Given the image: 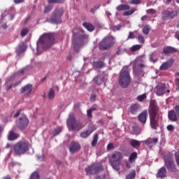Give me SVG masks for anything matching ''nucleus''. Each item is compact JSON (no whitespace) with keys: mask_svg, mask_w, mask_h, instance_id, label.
I'll use <instances>...</instances> for the list:
<instances>
[{"mask_svg":"<svg viewBox=\"0 0 179 179\" xmlns=\"http://www.w3.org/2000/svg\"><path fill=\"white\" fill-rule=\"evenodd\" d=\"M71 41L74 51L78 52V51H79V48H80V45H83L85 43H87V41H89V35L85 32L83 29L76 27L73 29Z\"/></svg>","mask_w":179,"mask_h":179,"instance_id":"1","label":"nucleus"},{"mask_svg":"<svg viewBox=\"0 0 179 179\" xmlns=\"http://www.w3.org/2000/svg\"><path fill=\"white\" fill-rule=\"evenodd\" d=\"M148 113L151 128L157 129V127H159V106L155 103H150Z\"/></svg>","mask_w":179,"mask_h":179,"instance_id":"2","label":"nucleus"},{"mask_svg":"<svg viewBox=\"0 0 179 179\" xmlns=\"http://www.w3.org/2000/svg\"><path fill=\"white\" fill-rule=\"evenodd\" d=\"M67 127L69 128V131H80L82 128H83V124L82 122L77 120L75 118V115L73 113H70L69 117L67 119Z\"/></svg>","mask_w":179,"mask_h":179,"instance_id":"3","label":"nucleus"},{"mask_svg":"<svg viewBox=\"0 0 179 179\" xmlns=\"http://www.w3.org/2000/svg\"><path fill=\"white\" fill-rule=\"evenodd\" d=\"M115 44V38L113 36H106L103 38L99 43V49L100 51H106L110 50L111 47H114Z\"/></svg>","mask_w":179,"mask_h":179,"instance_id":"4","label":"nucleus"},{"mask_svg":"<svg viewBox=\"0 0 179 179\" xmlns=\"http://www.w3.org/2000/svg\"><path fill=\"white\" fill-rule=\"evenodd\" d=\"M124 159V155L121 152L115 151L113 152L110 157V164L116 171H120V164H121V160Z\"/></svg>","mask_w":179,"mask_h":179,"instance_id":"5","label":"nucleus"},{"mask_svg":"<svg viewBox=\"0 0 179 179\" xmlns=\"http://www.w3.org/2000/svg\"><path fill=\"white\" fill-rule=\"evenodd\" d=\"M64 10L62 8H57L53 13L52 15L46 20L48 23H52V24H59L62 23V15H64Z\"/></svg>","mask_w":179,"mask_h":179,"instance_id":"6","label":"nucleus"},{"mask_svg":"<svg viewBox=\"0 0 179 179\" xmlns=\"http://www.w3.org/2000/svg\"><path fill=\"white\" fill-rule=\"evenodd\" d=\"M13 148L14 153L17 156H22V155H24L29 150V144L25 141H19L14 144Z\"/></svg>","mask_w":179,"mask_h":179,"instance_id":"7","label":"nucleus"},{"mask_svg":"<svg viewBox=\"0 0 179 179\" xmlns=\"http://www.w3.org/2000/svg\"><path fill=\"white\" fill-rule=\"evenodd\" d=\"M164 162L168 171H171V173H176V171H177L173 155L169 153L164 155Z\"/></svg>","mask_w":179,"mask_h":179,"instance_id":"8","label":"nucleus"},{"mask_svg":"<svg viewBox=\"0 0 179 179\" xmlns=\"http://www.w3.org/2000/svg\"><path fill=\"white\" fill-rule=\"evenodd\" d=\"M39 44H41L43 48H50L54 43V35L52 34H44L38 40Z\"/></svg>","mask_w":179,"mask_h":179,"instance_id":"9","label":"nucleus"},{"mask_svg":"<svg viewBox=\"0 0 179 179\" xmlns=\"http://www.w3.org/2000/svg\"><path fill=\"white\" fill-rule=\"evenodd\" d=\"M119 83L123 89H127V87L129 86L131 83V76H129V72L122 71L120 73Z\"/></svg>","mask_w":179,"mask_h":179,"instance_id":"10","label":"nucleus"},{"mask_svg":"<svg viewBox=\"0 0 179 179\" xmlns=\"http://www.w3.org/2000/svg\"><path fill=\"white\" fill-rule=\"evenodd\" d=\"M85 171L87 176H95L99 174L100 171H103V165L99 163L93 164L85 168Z\"/></svg>","mask_w":179,"mask_h":179,"instance_id":"11","label":"nucleus"},{"mask_svg":"<svg viewBox=\"0 0 179 179\" xmlns=\"http://www.w3.org/2000/svg\"><path fill=\"white\" fill-rule=\"evenodd\" d=\"M130 9V10H129ZM116 10L119 12L121 10H124L123 13V16H131L136 12V8H131L128 4H120L116 7Z\"/></svg>","mask_w":179,"mask_h":179,"instance_id":"12","label":"nucleus"},{"mask_svg":"<svg viewBox=\"0 0 179 179\" xmlns=\"http://www.w3.org/2000/svg\"><path fill=\"white\" fill-rule=\"evenodd\" d=\"M146 66L143 63L139 64V60H135L133 65L134 75L139 76L143 72V68Z\"/></svg>","mask_w":179,"mask_h":179,"instance_id":"13","label":"nucleus"},{"mask_svg":"<svg viewBox=\"0 0 179 179\" xmlns=\"http://www.w3.org/2000/svg\"><path fill=\"white\" fill-rule=\"evenodd\" d=\"M29 126V119L26 116H22L19 118V121L17 123V127L19 129L23 131V129H26Z\"/></svg>","mask_w":179,"mask_h":179,"instance_id":"14","label":"nucleus"},{"mask_svg":"<svg viewBox=\"0 0 179 179\" xmlns=\"http://www.w3.org/2000/svg\"><path fill=\"white\" fill-rule=\"evenodd\" d=\"M178 15V13L175 10L169 11L167 10H165L162 12V19L164 20H166V19H173V17H176Z\"/></svg>","mask_w":179,"mask_h":179,"instance_id":"15","label":"nucleus"},{"mask_svg":"<svg viewBox=\"0 0 179 179\" xmlns=\"http://www.w3.org/2000/svg\"><path fill=\"white\" fill-rule=\"evenodd\" d=\"M33 92V85L27 84L21 87L20 92L21 94H24L25 96H29Z\"/></svg>","mask_w":179,"mask_h":179,"instance_id":"16","label":"nucleus"},{"mask_svg":"<svg viewBox=\"0 0 179 179\" xmlns=\"http://www.w3.org/2000/svg\"><path fill=\"white\" fill-rule=\"evenodd\" d=\"M166 86L164 83H160L155 87V91L157 96H163L166 93Z\"/></svg>","mask_w":179,"mask_h":179,"instance_id":"17","label":"nucleus"},{"mask_svg":"<svg viewBox=\"0 0 179 179\" xmlns=\"http://www.w3.org/2000/svg\"><path fill=\"white\" fill-rule=\"evenodd\" d=\"M80 144L76 141H71L69 146V150L70 153H76L80 149Z\"/></svg>","mask_w":179,"mask_h":179,"instance_id":"18","label":"nucleus"},{"mask_svg":"<svg viewBox=\"0 0 179 179\" xmlns=\"http://www.w3.org/2000/svg\"><path fill=\"white\" fill-rule=\"evenodd\" d=\"M105 79H106V75H104V73H101L94 78L93 82L94 83H95V85H103Z\"/></svg>","mask_w":179,"mask_h":179,"instance_id":"19","label":"nucleus"},{"mask_svg":"<svg viewBox=\"0 0 179 179\" xmlns=\"http://www.w3.org/2000/svg\"><path fill=\"white\" fill-rule=\"evenodd\" d=\"M174 64V59H170L167 62L163 63L159 69L160 71H167L169 68H171L173 66V64Z\"/></svg>","mask_w":179,"mask_h":179,"instance_id":"20","label":"nucleus"},{"mask_svg":"<svg viewBox=\"0 0 179 179\" xmlns=\"http://www.w3.org/2000/svg\"><path fill=\"white\" fill-rule=\"evenodd\" d=\"M26 48H27L26 44L24 43H20L16 48L15 52L17 55H20V54L26 51Z\"/></svg>","mask_w":179,"mask_h":179,"instance_id":"21","label":"nucleus"},{"mask_svg":"<svg viewBox=\"0 0 179 179\" xmlns=\"http://www.w3.org/2000/svg\"><path fill=\"white\" fill-rule=\"evenodd\" d=\"M146 120H148V111L144 110L138 115V120L141 124H146Z\"/></svg>","mask_w":179,"mask_h":179,"instance_id":"22","label":"nucleus"},{"mask_svg":"<svg viewBox=\"0 0 179 179\" xmlns=\"http://www.w3.org/2000/svg\"><path fill=\"white\" fill-rule=\"evenodd\" d=\"M157 142H159V138L157 137L153 138H148L146 141H145L146 146H149L150 148H152L153 145H156Z\"/></svg>","mask_w":179,"mask_h":179,"instance_id":"23","label":"nucleus"},{"mask_svg":"<svg viewBox=\"0 0 179 179\" xmlns=\"http://www.w3.org/2000/svg\"><path fill=\"white\" fill-rule=\"evenodd\" d=\"M176 51L177 49L171 46H166L163 49V52L164 54H165V55H167V54H174V52H176Z\"/></svg>","mask_w":179,"mask_h":179,"instance_id":"24","label":"nucleus"},{"mask_svg":"<svg viewBox=\"0 0 179 179\" xmlns=\"http://www.w3.org/2000/svg\"><path fill=\"white\" fill-rule=\"evenodd\" d=\"M166 175H167V170L166 169V167L162 166L158 170L157 176L159 178H164V177H166Z\"/></svg>","mask_w":179,"mask_h":179,"instance_id":"25","label":"nucleus"},{"mask_svg":"<svg viewBox=\"0 0 179 179\" xmlns=\"http://www.w3.org/2000/svg\"><path fill=\"white\" fill-rule=\"evenodd\" d=\"M168 117L171 120V121L173 122H176V121L178 120V118L177 117V113L173 110L169 111Z\"/></svg>","mask_w":179,"mask_h":179,"instance_id":"26","label":"nucleus"},{"mask_svg":"<svg viewBox=\"0 0 179 179\" xmlns=\"http://www.w3.org/2000/svg\"><path fill=\"white\" fill-rule=\"evenodd\" d=\"M83 27L87 29L88 31H94V29H96V27L93 25V24L87 22H85L83 23Z\"/></svg>","mask_w":179,"mask_h":179,"instance_id":"27","label":"nucleus"},{"mask_svg":"<svg viewBox=\"0 0 179 179\" xmlns=\"http://www.w3.org/2000/svg\"><path fill=\"white\" fill-rule=\"evenodd\" d=\"M19 138V134H15L14 131H10L8 136V141H16Z\"/></svg>","mask_w":179,"mask_h":179,"instance_id":"28","label":"nucleus"},{"mask_svg":"<svg viewBox=\"0 0 179 179\" xmlns=\"http://www.w3.org/2000/svg\"><path fill=\"white\" fill-rule=\"evenodd\" d=\"M94 131V129H88L87 130H85V131H83L80 134V136H81V138H86L88 136H90V134H92Z\"/></svg>","mask_w":179,"mask_h":179,"instance_id":"29","label":"nucleus"},{"mask_svg":"<svg viewBox=\"0 0 179 179\" xmlns=\"http://www.w3.org/2000/svg\"><path fill=\"white\" fill-rule=\"evenodd\" d=\"M130 146H132V148H134V149H136V148H139L141 146V141L136 140V139H131L129 141Z\"/></svg>","mask_w":179,"mask_h":179,"instance_id":"30","label":"nucleus"},{"mask_svg":"<svg viewBox=\"0 0 179 179\" xmlns=\"http://www.w3.org/2000/svg\"><path fill=\"white\" fill-rule=\"evenodd\" d=\"M138 159V153L136 152H132L129 157V161L130 163H135V160Z\"/></svg>","mask_w":179,"mask_h":179,"instance_id":"31","label":"nucleus"},{"mask_svg":"<svg viewBox=\"0 0 179 179\" xmlns=\"http://www.w3.org/2000/svg\"><path fill=\"white\" fill-rule=\"evenodd\" d=\"M139 110V105L138 104H134L131 106L130 108V112L131 114L135 115L138 113V110Z\"/></svg>","mask_w":179,"mask_h":179,"instance_id":"32","label":"nucleus"},{"mask_svg":"<svg viewBox=\"0 0 179 179\" xmlns=\"http://www.w3.org/2000/svg\"><path fill=\"white\" fill-rule=\"evenodd\" d=\"M92 65L95 68L101 69L103 68V66H104V63L101 61H96V62H93Z\"/></svg>","mask_w":179,"mask_h":179,"instance_id":"33","label":"nucleus"},{"mask_svg":"<svg viewBox=\"0 0 179 179\" xmlns=\"http://www.w3.org/2000/svg\"><path fill=\"white\" fill-rule=\"evenodd\" d=\"M136 177V171L131 170V173L126 176V179H134Z\"/></svg>","mask_w":179,"mask_h":179,"instance_id":"34","label":"nucleus"},{"mask_svg":"<svg viewBox=\"0 0 179 179\" xmlns=\"http://www.w3.org/2000/svg\"><path fill=\"white\" fill-rule=\"evenodd\" d=\"M142 48V45H134L130 48L131 52H136V51H139Z\"/></svg>","mask_w":179,"mask_h":179,"instance_id":"35","label":"nucleus"},{"mask_svg":"<svg viewBox=\"0 0 179 179\" xmlns=\"http://www.w3.org/2000/svg\"><path fill=\"white\" fill-rule=\"evenodd\" d=\"M98 141H99V134H94L93 140L92 141V146L93 148H94V146H96V145H97Z\"/></svg>","mask_w":179,"mask_h":179,"instance_id":"36","label":"nucleus"},{"mask_svg":"<svg viewBox=\"0 0 179 179\" xmlns=\"http://www.w3.org/2000/svg\"><path fill=\"white\" fill-rule=\"evenodd\" d=\"M48 97L50 100H52L55 97V91L50 88L48 94Z\"/></svg>","mask_w":179,"mask_h":179,"instance_id":"37","label":"nucleus"},{"mask_svg":"<svg viewBox=\"0 0 179 179\" xmlns=\"http://www.w3.org/2000/svg\"><path fill=\"white\" fill-rule=\"evenodd\" d=\"M132 135H139L141 134V129L138 127H134L131 131Z\"/></svg>","mask_w":179,"mask_h":179,"instance_id":"38","label":"nucleus"},{"mask_svg":"<svg viewBox=\"0 0 179 179\" xmlns=\"http://www.w3.org/2000/svg\"><path fill=\"white\" fill-rule=\"evenodd\" d=\"M96 108H91L90 109H88L87 110V117H88V118H92L93 115L92 114V113H93V111H96Z\"/></svg>","mask_w":179,"mask_h":179,"instance_id":"39","label":"nucleus"},{"mask_svg":"<svg viewBox=\"0 0 179 179\" xmlns=\"http://www.w3.org/2000/svg\"><path fill=\"white\" fill-rule=\"evenodd\" d=\"M29 33V29L27 28V27H24L22 28V29L21 30V32H20V35L22 36V37H24L25 36H27V34Z\"/></svg>","mask_w":179,"mask_h":179,"instance_id":"40","label":"nucleus"},{"mask_svg":"<svg viewBox=\"0 0 179 179\" xmlns=\"http://www.w3.org/2000/svg\"><path fill=\"white\" fill-rule=\"evenodd\" d=\"M150 31V27L149 25H145L143 28V34L148 35L149 34V32Z\"/></svg>","mask_w":179,"mask_h":179,"instance_id":"41","label":"nucleus"},{"mask_svg":"<svg viewBox=\"0 0 179 179\" xmlns=\"http://www.w3.org/2000/svg\"><path fill=\"white\" fill-rule=\"evenodd\" d=\"M62 132V127H57L53 131V136H57V135L61 134Z\"/></svg>","mask_w":179,"mask_h":179,"instance_id":"42","label":"nucleus"},{"mask_svg":"<svg viewBox=\"0 0 179 179\" xmlns=\"http://www.w3.org/2000/svg\"><path fill=\"white\" fill-rule=\"evenodd\" d=\"M30 179H40V175L38 172L35 171L31 173Z\"/></svg>","mask_w":179,"mask_h":179,"instance_id":"43","label":"nucleus"},{"mask_svg":"<svg viewBox=\"0 0 179 179\" xmlns=\"http://www.w3.org/2000/svg\"><path fill=\"white\" fill-rule=\"evenodd\" d=\"M48 3H64L65 0H48Z\"/></svg>","mask_w":179,"mask_h":179,"instance_id":"44","label":"nucleus"},{"mask_svg":"<svg viewBox=\"0 0 179 179\" xmlns=\"http://www.w3.org/2000/svg\"><path fill=\"white\" fill-rule=\"evenodd\" d=\"M141 2V0H129L128 1V3H129V5H139Z\"/></svg>","mask_w":179,"mask_h":179,"instance_id":"45","label":"nucleus"},{"mask_svg":"<svg viewBox=\"0 0 179 179\" xmlns=\"http://www.w3.org/2000/svg\"><path fill=\"white\" fill-rule=\"evenodd\" d=\"M51 10H52V6H48L45 7L43 13H48L49 12H51Z\"/></svg>","mask_w":179,"mask_h":179,"instance_id":"46","label":"nucleus"},{"mask_svg":"<svg viewBox=\"0 0 179 179\" xmlns=\"http://www.w3.org/2000/svg\"><path fill=\"white\" fill-rule=\"evenodd\" d=\"M138 43H140L141 44H143L145 43V38L142 35L138 36Z\"/></svg>","mask_w":179,"mask_h":179,"instance_id":"47","label":"nucleus"},{"mask_svg":"<svg viewBox=\"0 0 179 179\" xmlns=\"http://www.w3.org/2000/svg\"><path fill=\"white\" fill-rule=\"evenodd\" d=\"M96 97H97V94H91L90 98V101L92 103L96 101Z\"/></svg>","mask_w":179,"mask_h":179,"instance_id":"48","label":"nucleus"},{"mask_svg":"<svg viewBox=\"0 0 179 179\" xmlns=\"http://www.w3.org/2000/svg\"><path fill=\"white\" fill-rule=\"evenodd\" d=\"M138 101H143L146 99V95L142 94L137 97Z\"/></svg>","mask_w":179,"mask_h":179,"instance_id":"49","label":"nucleus"},{"mask_svg":"<svg viewBox=\"0 0 179 179\" xmlns=\"http://www.w3.org/2000/svg\"><path fill=\"white\" fill-rule=\"evenodd\" d=\"M121 27H122V25H121L120 24H117L116 26H114L113 27V31H117L118 30H121Z\"/></svg>","mask_w":179,"mask_h":179,"instance_id":"50","label":"nucleus"},{"mask_svg":"<svg viewBox=\"0 0 179 179\" xmlns=\"http://www.w3.org/2000/svg\"><path fill=\"white\" fill-rule=\"evenodd\" d=\"M134 38H135V34H134V32H129V36L127 37V40L134 39Z\"/></svg>","mask_w":179,"mask_h":179,"instance_id":"51","label":"nucleus"},{"mask_svg":"<svg viewBox=\"0 0 179 179\" xmlns=\"http://www.w3.org/2000/svg\"><path fill=\"white\" fill-rule=\"evenodd\" d=\"M147 13H150L151 15H155V13H156V10L153 9V8H150L148 10H147Z\"/></svg>","mask_w":179,"mask_h":179,"instance_id":"52","label":"nucleus"},{"mask_svg":"<svg viewBox=\"0 0 179 179\" xmlns=\"http://www.w3.org/2000/svg\"><path fill=\"white\" fill-rule=\"evenodd\" d=\"M168 131H174V126L173 124H169L167 126Z\"/></svg>","mask_w":179,"mask_h":179,"instance_id":"53","label":"nucleus"},{"mask_svg":"<svg viewBox=\"0 0 179 179\" xmlns=\"http://www.w3.org/2000/svg\"><path fill=\"white\" fill-rule=\"evenodd\" d=\"M20 113H22V110L21 109H19L18 110H17L15 114L13 115L14 118H17V116L20 115Z\"/></svg>","mask_w":179,"mask_h":179,"instance_id":"54","label":"nucleus"},{"mask_svg":"<svg viewBox=\"0 0 179 179\" xmlns=\"http://www.w3.org/2000/svg\"><path fill=\"white\" fill-rule=\"evenodd\" d=\"M108 150H111V149H114V144L112 143H109L107 146Z\"/></svg>","mask_w":179,"mask_h":179,"instance_id":"55","label":"nucleus"},{"mask_svg":"<svg viewBox=\"0 0 179 179\" xmlns=\"http://www.w3.org/2000/svg\"><path fill=\"white\" fill-rule=\"evenodd\" d=\"M175 111L176 113L177 116L179 117V105H176L175 106Z\"/></svg>","mask_w":179,"mask_h":179,"instance_id":"56","label":"nucleus"},{"mask_svg":"<svg viewBox=\"0 0 179 179\" xmlns=\"http://www.w3.org/2000/svg\"><path fill=\"white\" fill-rule=\"evenodd\" d=\"M24 2V0H14V3L16 5H19V3H23Z\"/></svg>","mask_w":179,"mask_h":179,"instance_id":"57","label":"nucleus"},{"mask_svg":"<svg viewBox=\"0 0 179 179\" xmlns=\"http://www.w3.org/2000/svg\"><path fill=\"white\" fill-rule=\"evenodd\" d=\"M25 71H26V69H21L20 70L18 71V73L20 75H23V73H24Z\"/></svg>","mask_w":179,"mask_h":179,"instance_id":"58","label":"nucleus"},{"mask_svg":"<svg viewBox=\"0 0 179 179\" xmlns=\"http://www.w3.org/2000/svg\"><path fill=\"white\" fill-rule=\"evenodd\" d=\"M21 83H22L21 81H17V82H16L15 83L13 84V87H17V86H18L19 85H20Z\"/></svg>","mask_w":179,"mask_h":179,"instance_id":"59","label":"nucleus"},{"mask_svg":"<svg viewBox=\"0 0 179 179\" xmlns=\"http://www.w3.org/2000/svg\"><path fill=\"white\" fill-rule=\"evenodd\" d=\"M116 54L117 55H121L122 54V49H118Z\"/></svg>","mask_w":179,"mask_h":179,"instance_id":"60","label":"nucleus"},{"mask_svg":"<svg viewBox=\"0 0 179 179\" xmlns=\"http://www.w3.org/2000/svg\"><path fill=\"white\" fill-rule=\"evenodd\" d=\"M176 161L178 166H179V155H176Z\"/></svg>","mask_w":179,"mask_h":179,"instance_id":"61","label":"nucleus"},{"mask_svg":"<svg viewBox=\"0 0 179 179\" xmlns=\"http://www.w3.org/2000/svg\"><path fill=\"white\" fill-rule=\"evenodd\" d=\"M13 87V85H8L7 87H6V92H9V90H10V89H12V87Z\"/></svg>","mask_w":179,"mask_h":179,"instance_id":"62","label":"nucleus"},{"mask_svg":"<svg viewBox=\"0 0 179 179\" xmlns=\"http://www.w3.org/2000/svg\"><path fill=\"white\" fill-rule=\"evenodd\" d=\"M148 19V15H144L141 17V20L142 22H145L146 21V20Z\"/></svg>","mask_w":179,"mask_h":179,"instance_id":"63","label":"nucleus"},{"mask_svg":"<svg viewBox=\"0 0 179 179\" xmlns=\"http://www.w3.org/2000/svg\"><path fill=\"white\" fill-rule=\"evenodd\" d=\"M126 166H127V169H131V163L126 162Z\"/></svg>","mask_w":179,"mask_h":179,"instance_id":"64","label":"nucleus"}]
</instances>
